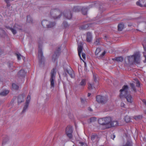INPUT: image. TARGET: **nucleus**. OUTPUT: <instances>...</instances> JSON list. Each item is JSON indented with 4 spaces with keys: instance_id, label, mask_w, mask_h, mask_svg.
Listing matches in <instances>:
<instances>
[{
    "instance_id": "6ab92c4d",
    "label": "nucleus",
    "mask_w": 146,
    "mask_h": 146,
    "mask_svg": "<svg viewBox=\"0 0 146 146\" xmlns=\"http://www.w3.org/2000/svg\"><path fill=\"white\" fill-rule=\"evenodd\" d=\"M143 2V0H139L138 1H137L136 3L137 5L141 7H143L145 6L146 7V3L145 4H144L142 3Z\"/></svg>"
},
{
    "instance_id": "f03ea898",
    "label": "nucleus",
    "mask_w": 146,
    "mask_h": 146,
    "mask_svg": "<svg viewBox=\"0 0 146 146\" xmlns=\"http://www.w3.org/2000/svg\"><path fill=\"white\" fill-rule=\"evenodd\" d=\"M51 17L54 19H59L62 15V12L57 9H52L50 11Z\"/></svg>"
},
{
    "instance_id": "13d9d810",
    "label": "nucleus",
    "mask_w": 146,
    "mask_h": 146,
    "mask_svg": "<svg viewBox=\"0 0 146 146\" xmlns=\"http://www.w3.org/2000/svg\"><path fill=\"white\" fill-rule=\"evenodd\" d=\"M143 47L144 50L145 51H146V46L143 45Z\"/></svg>"
},
{
    "instance_id": "f704fd0d",
    "label": "nucleus",
    "mask_w": 146,
    "mask_h": 146,
    "mask_svg": "<svg viewBox=\"0 0 146 146\" xmlns=\"http://www.w3.org/2000/svg\"><path fill=\"white\" fill-rule=\"evenodd\" d=\"M86 80L85 79H83L82 80L80 83V85L81 86H84L86 85Z\"/></svg>"
},
{
    "instance_id": "680f3d73",
    "label": "nucleus",
    "mask_w": 146,
    "mask_h": 146,
    "mask_svg": "<svg viewBox=\"0 0 146 146\" xmlns=\"http://www.w3.org/2000/svg\"><path fill=\"white\" fill-rule=\"evenodd\" d=\"M91 95V94L90 93H88V97L90 96Z\"/></svg>"
},
{
    "instance_id": "052dcab7",
    "label": "nucleus",
    "mask_w": 146,
    "mask_h": 146,
    "mask_svg": "<svg viewBox=\"0 0 146 146\" xmlns=\"http://www.w3.org/2000/svg\"><path fill=\"white\" fill-rule=\"evenodd\" d=\"M5 1L7 3H9V0H5Z\"/></svg>"
},
{
    "instance_id": "4468645a",
    "label": "nucleus",
    "mask_w": 146,
    "mask_h": 146,
    "mask_svg": "<svg viewBox=\"0 0 146 146\" xmlns=\"http://www.w3.org/2000/svg\"><path fill=\"white\" fill-rule=\"evenodd\" d=\"M83 46L81 44L80 45H78V55L80 58V59L82 60V58H81V54L82 51L83 50Z\"/></svg>"
},
{
    "instance_id": "4d7b16f0",
    "label": "nucleus",
    "mask_w": 146,
    "mask_h": 146,
    "mask_svg": "<svg viewBox=\"0 0 146 146\" xmlns=\"http://www.w3.org/2000/svg\"><path fill=\"white\" fill-rule=\"evenodd\" d=\"M146 105V100H143L142 101Z\"/></svg>"
},
{
    "instance_id": "473e14b6",
    "label": "nucleus",
    "mask_w": 146,
    "mask_h": 146,
    "mask_svg": "<svg viewBox=\"0 0 146 146\" xmlns=\"http://www.w3.org/2000/svg\"><path fill=\"white\" fill-rule=\"evenodd\" d=\"M130 86L131 88L135 92H137L136 89L135 88V85L133 83H130Z\"/></svg>"
},
{
    "instance_id": "de8ad7c7",
    "label": "nucleus",
    "mask_w": 146,
    "mask_h": 146,
    "mask_svg": "<svg viewBox=\"0 0 146 146\" xmlns=\"http://www.w3.org/2000/svg\"><path fill=\"white\" fill-rule=\"evenodd\" d=\"M106 54L105 51H104L103 52H102L101 54L100 55V57H103Z\"/></svg>"
},
{
    "instance_id": "1a4fd4ad",
    "label": "nucleus",
    "mask_w": 146,
    "mask_h": 146,
    "mask_svg": "<svg viewBox=\"0 0 146 146\" xmlns=\"http://www.w3.org/2000/svg\"><path fill=\"white\" fill-rule=\"evenodd\" d=\"M30 95H28L27 97V100L25 103L23 107V110L21 112L22 114L24 113L26 111V110L27 109L30 102Z\"/></svg>"
},
{
    "instance_id": "5fc2aeb1",
    "label": "nucleus",
    "mask_w": 146,
    "mask_h": 146,
    "mask_svg": "<svg viewBox=\"0 0 146 146\" xmlns=\"http://www.w3.org/2000/svg\"><path fill=\"white\" fill-rule=\"evenodd\" d=\"M88 110L90 111H93V110H92V109H91L90 107L88 108Z\"/></svg>"
},
{
    "instance_id": "f3484780",
    "label": "nucleus",
    "mask_w": 146,
    "mask_h": 146,
    "mask_svg": "<svg viewBox=\"0 0 146 146\" xmlns=\"http://www.w3.org/2000/svg\"><path fill=\"white\" fill-rule=\"evenodd\" d=\"M92 40V35L91 33L88 32L86 35V40L88 42H90Z\"/></svg>"
},
{
    "instance_id": "cd10ccee",
    "label": "nucleus",
    "mask_w": 146,
    "mask_h": 146,
    "mask_svg": "<svg viewBox=\"0 0 146 146\" xmlns=\"http://www.w3.org/2000/svg\"><path fill=\"white\" fill-rule=\"evenodd\" d=\"M81 9L82 14L84 15H86L88 10V8L86 7H83Z\"/></svg>"
},
{
    "instance_id": "e2e57ef3",
    "label": "nucleus",
    "mask_w": 146,
    "mask_h": 146,
    "mask_svg": "<svg viewBox=\"0 0 146 146\" xmlns=\"http://www.w3.org/2000/svg\"><path fill=\"white\" fill-rule=\"evenodd\" d=\"M84 62V65H85V67H86V63L85 62Z\"/></svg>"
},
{
    "instance_id": "ddd939ff",
    "label": "nucleus",
    "mask_w": 146,
    "mask_h": 146,
    "mask_svg": "<svg viewBox=\"0 0 146 146\" xmlns=\"http://www.w3.org/2000/svg\"><path fill=\"white\" fill-rule=\"evenodd\" d=\"M64 16L66 19H70L72 18V14L70 10H66L64 11Z\"/></svg>"
},
{
    "instance_id": "a211bd4d",
    "label": "nucleus",
    "mask_w": 146,
    "mask_h": 146,
    "mask_svg": "<svg viewBox=\"0 0 146 146\" xmlns=\"http://www.w3.org/2000/svg\"><path fill=\"white\" fill-rule=\"evenodd\" d=\"M25 72L24 70H21L18 73V75L19 77H23L25 75Z\"/></svg>"
},
{
    "instance_id": "49530a36",
    "label": "nucleus",
    "mask_w": 146,
    "mask_h": 146,
    "mask_svg": "<svg viewBox=\"0 0 146 146\" xmlns=\"http://www.w3.org/2000/svg\"><path fill=\"white\" fill-rule=\"evenodd\" d=\"M4 31L0 28V35H2L4 33Z\"/></svg>"
},
{
    "instance_id": "37998d69",
    "label": "nucleus",
    "mask_w": 146,
    "mask_h": 146,
    "mask_svg": "<svg viewBox=\"0 0 146 146\" xmlns=\"http://www.w3.org/2000/svg\"><path fill=\"white\" fill-rule=\"evenodd\" d=\"M11 31H12V33H13V35H15L17 33L16 31L12 28V29H11Z\"/></svg>"
},
{
    "instance_id": "58836bf2",
    "label": "nucleus",
    "mask_w": 146,
    "mask_h": 146,
    "mask_svg": "<svg viewBox=\"0 0 146 146\" xmlns=\"http://www.w3.org/2000/svg\"><path fill=\"white\" fill-rule=\"evenodd\" d=\"M142 116L141 115H139L138 116H135L134 117V118L136 120H138L139 119H141L142 118Z\"/></svg>"
},
{
    "instance_id": "bb28decb",
    "label": "nucleus",
    "mask_w": 146,
    "mask_h": 146,
    "mask_svg": "<svg viewBox=\"0 0 146 146\" xmlns=\"http://www.w3.org/2000/svg\"><path fill=\"white\" fill-rule=\"evenodd\" d=\"M9 92L8 90H5L0 93V96H5Z\"/></svg>"
},
{
    "instance_id": "39448f33",
    "label": "nucleus",
    "mask_w": 146,
    "mask_h": 146,
    "mask_svg": "<svg viewBox=\"0 0 146 146\" xmlns=\"http://www.w3.org/2000/svg\"><path fill=\"white\" fill-rule=\"evenodd\" d=\"M96 101L99 103L102 104H104L107 102L108 100L107 97L98 95L96 97Z\"/></svg>"
},
{
    "instance_id": "3c124183",
    "label": "nucleus",
    "mask_w": 146,
    "mask_h": 146,
    "mask_svg": "<svg viewBox=\"0 0 146 146\" xmlns=\"http://www.w3.org/2000/svg\"><path fill=\"white\" fill-rule=\"evenodd\" d=\"M82 58L84 59H85L86 58V55L84 53H82Z\"/></svg>"
},
{
    "instance_id": "4be33fe9",
    "label": "nucleus",
    "mask_w": 146,
    "mask_h": 146,
    "mask_svg": "<svg viewBox=\"0 0 146 146\" xmlns=\"http://www.w3.org/2000/svg\"><path fill=\"white\" fill-rule=\"evenodd\" d=\"M113 60H115L117 62H122L123 60V58L122 56H119L114 58Z\"/></svg>"
},
{
    "instance_id": "423d86ee",
    "label": "nucleus",
    "mask_w": 146,
    "mask_h": 146,
    "mask_svg": "<svg viewBox=\"0 0 146 146\" xmlns=\"http://www.w3.org/2000/svg\"><path fill=\"white\" fill-rule=\"evenodd\" d=\"M56 72L54 68H53L51 72V77L50 79V86L52 87H54V82L55 79Z\"/></svg>"
},
{
    "instance_id": "ea45409f",
    "label": "nucleus",
    "mask_w": 146,
    "mask_h": 146,
    "mask_svg": "<svg viewBox=\"0 0 146 146\" xmlns=\"http://www.w3.org/2000/svg\"><path fill=\"white\" fill-rule=\"evenodd\" d=\"M8 140V137H6L5 139H4L2 143V145L5 144Z\"/></svg>"
},
{
    "instance_id": "20e7f679",
    "label": "nucleus",
    "mask_w": 146,
    "mask_h": 146,
    "mask_svg": "<svg viewBox=\"0 0 146 146\" xmlns=\"http://www.w3.org/2000/svg\"><path fill=\"white\" fill-rule=\"evenodd\" d=\"M129 87L127 85H124L122 89L120 90V92L119 97L120 98L125 97L128 95Z\"/></svg>"
},
{
    "instance_id": "c85d7f7f",
    "label": "nucleus",
    "mask_w": 146,
    "mask_h": 146,
    "mask_svg": "<svg viewBox=\"0 0 146 146\" xmlns=\"http://www.w3.org/2000/svg\"><path fill=\"white\" fill-rule=\"evenodd\" d=\"M96 120V118L95 117H91L88 120V123H91L95 121Z\"/></svg>"
},
{
    "instance_id": "f8f14e48",
    "label": "nucleus",
    "mask_w": 146,
    "mask_h": 146,
    "mask_svg": "<svg viewBox=\"0 0 146 146\" xmlns=\"http://www.w3.org/2000/svg\"><path fill=\"white\" fill-rule=\"evenodd\" d=\"M38 57L39 60V62L42 63L44 59L43 55L42 48L40 46H39L38 49Z\"/></svg>"
},
{
    "instance_id": "9b49d317",
    "label": "nucleus",
    "mask_w": 146,
    "mask_h": 146,
    "mask_svg": "<svg viewBox=\"0 0 146 146\" xmlns=\"http://www.w3.org/2000/svg\"><path fill=\"white\" fill-rule=\"evenodd\" d=\"M72 127L70 125L67 126L66 128V133L68 137L70 139L72 137Z\"/></svg>"
},
{
    "instance_id": "5701e85b",
    "label": "nucleus",
    "mask_w": 146,
    "mask_h": 146,
    "mask_svg": "<svg viewBox=\"0 0 146 146\" xmlns=\"http://www.w3.org/2000/svg\"><path fill=\"white\" fill-rule=\"evenodd\" d=\"M27 22L29 23H33V20L30 15H28L27 17Z\"/></svg>"
},
{
    "instance_id": "c03bdc74",
    "label": "nucleus",
    "mask_w": 146,
    "mask_h": 146,
    "mask_svg": "<svg viewBox=\"0 0 146 146\" xmlns=\"http://www.w3.org/2000/svg\"><path fill=\"white\" fill-rule=\"evenodd\" d=\"M63 25L65 28H66L68 26V23L66 22H64L63 23Z\"/></svg>"
},
{
    "instance_id": "2eb2a0df",
    "label": "nucleus",
    "mask_w": 146,
    "mask_h": 146,
    "mask_svg": "<svg viewBox=\"0 0 146 146\" xmlns=\"http://www.w3.org/2000/svg\"><path fill=\"white\" fill-rule=\"evenodd\" d=\"M25 97V96L24 94L20 95L18 96L17 99L18 104H20L23 101L24 98Z\"/></svg>"
},
{
    "instance_id": "603ef678",
    "label": "nucleus",
    "mask_w": 146,
    "mask_h": 146,
    "mask_svg": "<svg viewBox=\"0 0 146 146\" xmlns=\"http://www.w3.org/2000/svg\"><path fill=\"white\" fill-rule=\"evenodd\" d=\"M120 106L121 107H124L125 104L123 102H121V103Z\"/></svg>"
},
{
    "instance_id": "72a5a7b5",
    "label": "nucleus",
    "mask_w": 146,
    "mask_h": 146,
    "mask_svg": "<svg viewBox=\"0 0 146 146\" xmlns=\"http://www.w3.org/2000/svg\"><path fill=\"white\" fill-rule=\"evenodd\" d=\"M130 86L131 88L135 92H137L136 89L135 88V85L133 83H130Z\"/></svg>"
},
{
    "instance_id": "0eeeda50",
    "label": "nucleus",
    "mask_w": 146,
    "mask_h": 146,
    "mask_svg": "<svg viewBox=\"0 0 146 146\" xmlns=\"http://www.w3.org/2000/svg\"><path fill=\"white\" fill-rule=\"evenodd\" d=\"M93 77L94 82L92 84L90 83H88V88L89 90H92L94 88H95V87L94 86H98L99 85V82L97 81L96 76H95L94 75H93Z\"/></svg>"
},
{
    "instance_id": "dca6fc26",
    "label": "nucleus",
    "mask_w": 146,
    "mask_h": 146,
    "mask_svg": "<svg viewBox=\"0 0 146 146\" xmlns=\"http://www.w3.org/2000/svg\"><path fill=\"white\" fill-rule=\"evenodd\" d=\"M118 125V122L117 121H111L110 125H109V128L112 127H114Z\"/></svg>"
},
{
    "instance_id": "6e6552de",
    "label": "nucleus",
    "mask_w": 146,
    "mask_h": 146,
    "mask_svg": "<svg viewBox=\"0 0 146 146\" xmlns=\"http://www.w3.org/2000/svg\"><path fill=\"white\" fill-rule=\"evenodd\" d=\"M60 47H58L56 50L54 54L52 55V60L54 62L58 58L60 53Z\"/></svg>"
},
{
    "instance_id": "c756f323",
    "label": "nucleus",
    "mask_w": 146,
    "mask_h": 146,
    "mask_svg": "<svg viewBox=\"0 0 146 146\" xmlns=\"http://www.w3.org/2000/svg\"><path fill=\"white\" fill-rule=\"evenodd\" d=\"M80 8L79 6L74 7L73 9V11L74 12H78L80 10Z\"/></svg>"
},
{
    "instance_id": "a878e982",
    "label": "nucleus",
    "mask_w": 146,
    "mask_h": 146,
    "mask_svg": "<svg viewBox=\"0 0 146 146\" xmlns=\"http://www.w3.org/2000/svg\"><path fill=\"white\" fill-rule=\"evenodd\" d=\"M66 71L67 73L69 74L71 78H73L74 77V74L73 70H71L70 71H69L68 70L66 69Z\"/></svg>"
},
{
    "instance_id": "79ce46f5",
    "label": "nucleus",
    "mask_w": 146,
    "mask_h": 146,
    "mask_svg": "<svg viewBox=\"0 0 146 146\" xmlns=\"http://www.w3.org/2000/svg\"><path fill=\"white\" fill-rule=\"evenodd\" d=\"M15 55L17 56L18 60H20L21 59V55L19 53H16Z\"/></svg>"
},
{
    "instance_id": "b1692460",
    "label": "nucleus",
    "mask_w": 146,
    "mask_h": 146,
    "mask_svg": "<svg viewBox=\"0 0 146 146\" xmlns=\"http://www.w3.org/2000/svg\"><path fill=\"white\" fill-rule=\"evenodd\" d=\"M89 26L88 24H85L79 27V29L81 30H85L88 29Z\"/></svg>"
},
{
    "instance_id": "bf43d9fd",
    "label": "nucleus",
    "mask_w": 146,
    "mask_h": 146,
    "mask_svg": "<svg viewBox=\"0 0 146 146\" xmlns=\"http://www.w3.org/2000/svg\"><path fill=\"white\" fill-rule=\"evenodd\" d=\"M144 56L145 58V60L144 61V62H146V56L145 55H144Z\"/></svg>"
},
{
    "instance_id": "e433bc0d",
    "label": "nucleus",
    "mask_w": 146,
    "mask_h": 146,
    "mask_svg": "<svg viewBox=\"0 0 146 146\" xmlns=\"http://www.w3.org/2000/svg\"><path fill=\"white\" fill-rule=\"evenodd\" d=\"M81 102L82 104H84L86 102V100L85 98H80Z\"/></svg>"
},
{
    "instance_id": "8fccbe9b",
    "label": "nucleus",
    "mask_w": 146,
    "mask_h": 146,
    "mask_svg": "<svg viewBox=\"0 0 146 146\" xmlns=\"http://www.w3.org/2000/svg\"><path fill=\"white\" fill-rule=\"evenodd\" d=\"M115 137V135L114 134H111V138L113 139H114V138Z\"/></svg>"
},
{
    "instance_id": "0e129e2a",
    "label": "nucleus",
    "mask_w": 146,
    "mask_h": 146,
    "mask_svg": "<svg viewBox=\"0 0 146 146\" xmlns=\"http://www.w3.org/2000/svg\"><path fill=\"white\" fill-rule=\"evenodd\" d=\"M145 113L146 114V110L144 111Z\"/></svg>"
},
{
    "instance_id": "aec40b11",
    "label": "nucleus",
    "mask_w": 146,
    "mask_h": 146,
    "mask_svg": "<svg viewBox=\"0 0 146 146\" xmlns=\"http://www.w3.org/2000/svg\"><path fill=\"white\" fill-rule=\"evenodd\" d=\"M125 98H126L127 102L130 103H131L132 102V98L131 95L128 94Z\"/></svg>"
},
{
    "instance_id": "f257e3e1",
    "label": "nucleus",
    "mask_w": 146,
    "mask_h": 146,
    "mask_svg": "<svg viewBox=\"0 0 146 146\" xmlns=\"http://www.w3.org/2000/svg\"><path fill=\"white\" fill-rule=\"evenodd\" d=\"M140 56V54L138 53L134 54L131 56H127V59L125 61V63L128 65H132L134 62L139 64Z\"/></svg>"
},
{
    "instance_id": "864d4df0",
    "label": "nucleus",
    "mask_w": 146,
    "mask_h": 146,
    "mask_svg": "<svg viewBox=\"0 0 146 146\" xmlns=\"http://www.w3.org/2000/svg\"><path fill=\"white\" fill-rule=\"evenodd\" d=\"M5 27L7 29H9L10 30H11V29H12V28H11L10 27H9V26H6Z\"/></svg>"
},
{
    "instance_id": "6e6d98bb",
    "label": "nucleus",
    "mask_w": 146,
    "mask_h": 146,
    "mask_svg": "<svg viewBox=\"0 0 146 146\" xmlns=\"http://www.w3.org/2000/svg\"><path fill=\"white\" fill-rule=\"evenodd\" d=\"M12 65V63H9V67H11V66Z\"/></svg>"
},
{
    "instance_id": "393cba45",
    "label": "nucleus",
    "mask_w": 146,
    "mask_h": 146,
    "mask_svg": "<svg viewBox=\"0 0 146 146\" xmlns=\"http://www.w3.org/2000/svg\"><path fill=\"white\" fill-rule=\"evenodd\" d=\"M124 25L123 23L119 24L118 25V30L121 31L124 28Z\"/></svg>"
},
{
    "instance_id": "7ed1b4c3",
    "label": "nucleus",
    "mask_w": 146,
    "mask_h": 146,
    "mask_svg": "<svg viewBox=\"0 0 146 146\" xmlns=\"http://www.w3.org/2000/svg\"><path fill=\"white\" fill-rule=\"evenodd\" d=\"M41 24L44 27L46 28H52L55 25L54 22H51L46 20H43L42 21Z\"/></svg>"
},
{
    "instance_id": "9d476101",
    "label": "nucleus",
    "mask_w": 146,
    "mask_h": 146,
    "mask_svg": "<svg viewBox=\"0 0 146 146\" xmlns=\"http://www.w3.org/2000/svg\"><path fill=\"white\" fill-rule=\"evenodd\" d=\"M104 123V125L105 126V129H108L109 128V125H110L111 121V118L110 117H108L103 118Z\"/></svg>"
},
{
    "instance_id": "a19ab883",
    "label": "nucleus",
    "mask_w": 146,
    "mask_h": 146,
    "mask_svg": "<svg viewBox=\"0 0 146 146\" xmlns=\"http://www.w3.org/2000/svg\"><path fill=\"white\" fill-rule=\"evenodd\" d=\"M101 51V50L100 48H97L95 52V54L96 55H98L100 52Z\"/></svg>"
},
{
    "instance_id": "2f4dec72",
    "label": "nucleus",
    "mask_w": 146,
    "mask_h": 146,
    "mask_svg": "<svg viewBox=\"0 0 146 146\" xmlns=\"http://www.w3.org/2000/svg\"><path fill=\"white\" fill-rule=\"evenodd\" d=\"M104 118H100L98 120V122L99 123L102 125H104Z\"/></svg>"
},
{
    "instance_id": "a18cd8bd",
    "label": "nucleus",
    "mask_w": 146,
    "mask_h": 146,
    "mask_svg": "<svg viewBox=\"0 0 146 146\" xmlns=\"http://www.w3.org/2000/svg\"><path fill=\"white\" fill-rule=\"evenodd\" d=\"M135 81H136V86L137 87H139L140 84L139 82L137 80H136Z\"/></svg>"
},
{
    "instance_id": "4c0bfd02",
    "label": "nucleus",
    "mask_w": 146,
    "mask_h": 146,
    "mask_svg": "<svg viewBox=\"0 0 146 146\" xmlns=\"http://www.w3.org/2000/svg\"><path fill=\"white\" fill-rule=\"evenodd\" d=\"M13 88L14 90H17L19 88V86L16 84L13 83L12 84Z\"/></svg>"
},
{
    "instance_id": "7c9ffc66",
    "label": "nucleus",
    "mask_w": 146,
    "mask_h": 146,
    "mask_svg": "<svg viewBox=\"0 0 146 146\" xmlns=\"http://www.w3.org/2000/svg\"><path fill=\"white\" fill-rule=\"evenodd\" d=\"M101 38H97L95 42H94V44L95 45H97L100 44V42L101 41Z\"/></svg>"
},
{
    "instance_id": "09e8293b",
    "label": "nucleus",
    "mask_w": 146,
    "mask_h": 146,
    "mask_svg": "<svg viewBox=\"0 0 146 146\" xmlns=\"http://www.w3.org/2000/svg\"><path fill=\"white\" fill-rule=\"evenodd\" d=\"M80 144L81 146H88L85 143L80 142Z\"/></svg>"
},
{
    "instance_id": "412c9836",
    "label": "nucleus",
    "mask_w": 146,
    "mask_h": 146,
    "mask_svg": "<svg viewBox=\"0 0 146 146\" xmlns=\"http://www.w3.org/2000/svg\"><path fill=\"white\" fill-rule=\"evenodd\" d=\"M91 138L92 141L95 142L98 140V136L96 134H94L91 135Z\"/></svg>"
},
{
    "instance_id": "c9c22d12",
    "label": "nucleus",
    "mask_w": 146,
    "mask_h": 146,
    "mask_svg": "<svg viewBox=\"0 0 146 146\" xmlns=\"http://www.w3.org/2000/svg\"><path fill=\"white\" fill-rule=\"evenodd\" d=\"M125 121L127 123H128L130 121L131 119L130 117L128 116H126L124 118Z\"/></svg>"
}]
</instances>
